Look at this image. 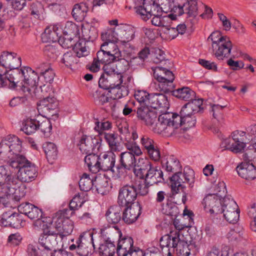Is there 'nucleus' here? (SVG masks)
<instances>
[{"label":"nucleus","instance_id":"bb28decb","mask_svg":"<svg viewBox=\"0 0 256 256\" xmlns=\"http://www.w3.org/2000/svg\"><path fill=\"white\" fill-rule=\"evenodd\" d=\"M26 67L24 66L20 69L18 68L10 70L7 78L6 86H8L11 88H14L18 86H22V90Z\"/></svg>","mask_w":256,"mask_h":256},{"label":"nucleus","instance_id":"09e8293b","mask_svg":"<svg viewBox=\"0 0 256 256\" xmlns=\"http://www.w3.org/2000/svg\"><path fill=\"white\" fill-rule=\"evenodd\" d=\"M162 5H160L161 10L156 12L155 14H152L150 18L152 16H154L150 20L152 25L156 26L164 27L167 28L168 24L170 21V18H169L168 16H164L158 14V13L162 11Z\"/></svg>","mask_w":256,"mask_h":256},{"label":"nucleus","instance_id":"9d476101","mask_svg":"<svg viewBox=\"0 0 256 256\" xmlns=\"http://www.w3.org/2000/svg\"><path fill=\"white\" fill-rule=\"evenodd\" d=\"M247 136L248 134L244 131L235 130L232 133L230 136L223 140L222 145L226 150L234 153L242 152L246 144L250 142Z\"/></svg>","mask_w":256,"mask_h":256},{"label":"nucleus","instance_id":"2f4dec72","mask_svg":"<svg viewBox=\"0 0 256 256\" xmlns=\"http://www.w3.org/2000/svg\"><path fill=\"white\" fill-rule=\"evenodd\" d=\"M238 174L247 180H252L256 178V168L248 162H242L236 168Z\"/></svg>","mask_w":256,"mask_h":256},{"label":"nucleus","instance_id":"c85d7f7f","mask_svg":"<svg viewBox=\"0 0 256 256\" xmlns=\"http://www.w3.org/2000/svg\"><path fill=\"white\" fill-rule=\"evenodd\" d=\"M89 238L90 241L88 242L83 236H80L76 241V252L78 255L88 256L89 254H92L93 252L96 248L93 242L92 233L91 232H90L89 234Z\"/></svg>","mask_w":256,"mask_h":256},{"label":"nucleus","instance_id":"412c9836","mask_svg":"<svg viewBox=\"0 0 256 256\" xmlns=\"http://www.w3.org/2000/svg\"><path fill=\"white\" fill-rule=\"evenodd\" d=\"M39 78V76L36 72L30 67H26L22 91L27 93L26 96L32 95V91L35 90V87L38 86Z\"/></svg>","mask_w":256,"mask_h":256},{"label":"nucleus","instance_id":"49530a36","mask_svg":"<svg viewBox=\"0 0 256 256\" xmlns=\"http://www.w3.org/2000/svg\"><path fill=\"white\" fill-rule=\"evenodd\" d=\"M42 148L48 161L52 164L58 156V150L56 144L52 142H46L43 144Z\"/></svg>","mask_w":256,"mask_h":256},{"label":"nucleus","instance_id":"603ef678","mask_svg":"<svg viewBox=\"0 0 256 256\" xmlns=\"http://www.w3.org/2000/svg\"><path fill=\"white\" fill-rule=\"evenodd\" d=\"M96 60L99 62H100L102 64H111L112 63L118 61L120 62V60L114 58L111 54H108L106 51L104 50L102 48L96 53Z\"/></svg>","mask_w":256,"mask_h":256},{"label":"nucleus","instance_id":"2eb2a0df","mask_svg":"<svg viewBox=\"0 0 256 256\" xmlns=\"http://www.w3.org/2000/svg\"><path fill=\"white\" fill-rule=\"evenodd\" d=\"M70 210L64 208L56 213L54 217V222H56V229L59 232V235L64 236L70 234L74 228L72 220L69 218Z\"/></svg>","mask_w":256,"mask_h":256},{"label":"nucleus","instance_id":"a211bd4d","mask_svg":"<svg viewBox=\"0 0 256 256\" xmlns=\"http://www.w3.org/2000/svg\"><path fill=\"white\" fill-rule=\"evenodd\" d=\"M134 241L130 236L120 237L116 247V253L118 256H138L142 255V252L138 248L133 246Z\"/></svg>","mask_w":256,"mask_h":256},{"label":"nucleus","instance_id":"6ab92c4d","mask_svg":"<svg viewBox=\"0 0 256 256\" xmlns=\"http://www.w3.org/2000/svg\"><path fill=\"white\" fill-rule=\"evenodd\" d=\"M102 138L98 135L93 137L92 136L83 135L79 143L80 152L85 154L97 152L101 146Z\"/></svg>","mask_w":256,"mask_h":256},{"label":"nucleus","instance_id":"69168bd1","mask_svg":"<svg viewBox=\"0 0 256 256\" xmlns=\"http://www.w3.org/2000/svg\"><path fill=\"white\" fill-rule=\"evenodd\" d=\"M92 96L95 102H98L99 104L102 105L110 102L112 100L110 96V97H108L104 93H102L101 92L98 90L95 91L92 94Z\"/></svg>","mask_w":256,"mask_h":256},{"label":"nucleus","instance_id":"0e129e2a","mask_svg":"<svg viewBox=\"0 0 256 256\" xmlns=\"http://www.w3.org/2000/svg\"><path fill=\"white\" fill-rule=\"evenodd\" d=\"M78 28L74 22H67L63 30L64 34L76 36L78 34Z\"/></svg>","mask_w":256,"mask_h":256},{"label":"nucleus","instance_id":"f03ea898","mask_svg":"<svg viewBox=\"0 0 256 256\" xmlns=\"http://www.w3.org/2000/svg\"><path fill=\"white\" fill-rule=\"evenodd\" d=\"M3 174L2 178L4 182H2L0 184L2 188L6 186V190L8 193L6 196V198L12 199L16 202H20V200L24 197L26 192V187L23 186L19 187L18 189L16 188L18 184V180L15 173L11 172L8 167L0 166V174Z\"/></svg>","mask_w":256,"mask_h":256},{"label":"nucleus","instance_id":"0eeeda50","mask_svg":"<svg viewBox=\"0 0 256 256\" xmlns=\"http://www.w3.org/2000/svg\"><path fill=\"white\" fill-rule=\"evenodd\" d=\"M155 0H126V7L130 9L134 8L136 14L144 21H147L152 14L161 10L160 5L164 4L156 3Z\"/></svg>","mask_w":256,"mask_h":256},{"label":"nucleus","instance_id":"f3484780","mask_svg":"<svg viewBox=\"0 0 256 256\" xmlns=\"http://www.w3.org/2000/svg\"><path fill=\"white\" fill-rule=\"evenodd\" d=\"M222 212L226 220L230 223L234 224L240 217V210L236 202L230 196H224L222 198Z\"/></svg>","mask_w":256,"mask_h":256},{"label":"nucleus","instance_id":"e433bc0d","mask_svg":"<svg viewBox=\"0 0 256 256\" xmlns=\"http://www.w3.org/2000/svg\"><path fill=\"white\" fill-rule=\"evenodd\" d=\"M116 43L114 42H104L101 45L100 48L113 56L114 58H115L119 60L120 64H125L128 66V62L124 59L120 58L122 56L121 52Z\"/></svg>","mask_w":256,"mask_h":256},{"label":"nucleus","instance_id":"338daca9","mask_svg":"<svg viewBox=\"0 0 256 256\" xmlns=\"http://www.w3.org/2000/svg\"><path fill=\"white\" fill-rule=\"evenodd\" d=\"M112 128V124L108 121H104L102 122H96V126L94 129L98 133V136H104V130H108Z\"/></svg>","mask_w":256,"mask_h":256},{"label":"nucleus","instance_id":"4be33fe9","mask_svg":"<svg viewBox=\"0 0 256 256\" xmlns=\"http://www.w3.org/2000/svg\"><path fill=\"white\" fill-rule=\"evenodd\" d=\"M222 198L214 194L207 195L203 200L204 208L211 214H220L222 212Z\"/></svg>","mask_w":256,"mask_h":256},{"label":"nucleus","instance_id":"4468645a","mask_svg":"<svg viewBox=\"0 0 256 256\" xmlns=\"http://www.w3.org/2000/svg\"><path fill=\"white\" fill-rule=\"evenodd\" d=\"M106 78H100L98 80L100 87L107 90L122 85L124 82H132V76L130 72H116L112 75L106 76Z\"/></svg>","mask_w":256,"mask_h":256},{"label":"nucleus","instance_id":"c756f323","mask_svg":"<svg viewBox=\"0 0 256 256\" xmlns=\"http://www.w3.org/2000/svg\"><path fill=\"white\" fill-rule=\"evenodd\" d=\"M0 63L12 70L21 66V58L16 53L4 52L0 56Z\"/></svg>","mask_w":256,"mask_h":256},{"label":"nucleus","instance_id":"de8ad7c7","mask_svg":"<svg viewBox=\"0 0 256 256\" xmlns=\"http://www.w3.org/2000/svg\"><path fill=\"white\" fill-rule=\"evenodd\" d=\"M38 116L34 118H28L22 122L21 130L28 135L31 134L38 130Z\"/></svg>","mask_w":256,"mask_h":256},{"label":"nucleus","instance_id":"774afa93","mask_svg":"<svg viewBox=\"0 0 256 256\" xmlns=\"http://www.w3.org/2000/svg\"><path fill=\"white\" fill-rule=\"evenodd\" d=\"M30 14L36 18H38L41 14H43L44 8L40 2H33L30 6Z\"/></svg>","mask_w":256,"mask_h":256},{"label":"nucleus","instance_id":"3c124183","mask_svg":"<svg viewBox=\"0 0 256 256\" xmlns=\"http://www.w3.org/2000/svg\"><path fill=\"white\" fill-rule=\"evenodd\" d=\"M94 185L98 193L104 194L108 191V180L104 176H96L94 181Z\"/></svg>","mask_w":256,"mask_h":256},{"label":"nucleus","instance_id":"4d7b16f0","mask_svg":"<svg viewBox=\"0 0 256 256\" xmlns=\"http://www.w3.org/2000/svg\"><path fill=\"white\" fill-rule=\"evenodd\" d=\"M142 180L136 182L133 185L136 188V192L137 196L138 194L140 196H146L149 192V186H151L149 184L146 178L144 180V178H141Z\"/></svg>","mask_w":256,"mask_h":256},{"label":"nucleus","instance_id":"c03bdc74","mask_svg":"<svg viewBox=\"0 0 256 256\" xmlns=\"http://www.w3.org/2000/svg\"><path fill=\"white\" fill-rule=\"evenodd\" d=\"M88 10V8L86 4H77L74 5L72 14L76 20L82 22L86 16Z\"/></svg>","mask_w":256,"mask_h":256},{"label":"nucleus","instance_id":"8fccbe9b","mask_svg":"<svg viewBox=\"0 0 256 256\" xmlns=\"http://www.w3.org/2000/svg\"><path fill=\"white\" fill-rule=\"evenodd\" d=\"M56 222H54V218L52 220L50 218L48 222L42 220V232L47 235L54 236L56 238L58 234H59V232L56 229Z\"/></svg>","mask_w":256,"mask_h":256},{"label":"nucleus","instance_id":"7c9ffc66","mask_svg":"<svg viewBox=\"0 0 256 256\" xmlns=\"http://www.w3.org/2000/svg\"><path fill=\"white\" fill-rule=\"evenodd\" d=\"M136 113L138 118L148 126L156 120V113L148 106H140Z\"/></svg>","mask_w":256,"mask_h":256},{"label":"nucleus","instance_id":"a878e982","mask_svg":"<svg viewBox=\"0 0 256 256\" xmlns=\"http://www.w3.org/2000/svg\"><path fill=\"white\" fill-rule=\"evenodd\" d=\"M232 44L229 38L220 41L212 47L214 54L216 58L220 60H222L228 58L230 55Z\"/></svg>","mask_w":256,"mask_h":256},{"label":"nucleus","instance_id":"37998d69","mask_svg":"<svg viewBox=\"0 0 256 256\" xmlns=\"http://www.w3.org/2000/svg\"><path fill=\"white\" fill-rule=\"evenodd\" d=\"M100 156H98L94 153L86 154L85 156V163L92 172L96 174L100 171Z\"/></svg>","mask_w":256,"mask_h":256},{"label":"nucleus","instance_id":"ddd939ff","mask_svg":"<svg viewBox=\"0 0 256 256\" xmlns=\"http://www.w3.org/2000/svg\"><path fill=\"white\" fill-rule=\"evenodd\" d=\"M152 69L154 78L158 82V86L161 91L166 93L173 90L174 76L172 71L160 66Z\"/></svg>","mask_w":256,"mask_h":256},{"label":"nucleus","instance_id":"6e6d98bb","mask_svg":"<svg viewBox=\"0 0 256 256\" xmlns=\"http://www.w3.org/2000/svg\"><path fill=\"white\" fill-rule=\"evenodd\" d=\"M82 35L83 40L88 42L93 40L98 36L96 29L94 27L90 28L88 26H82L81 28Z\"/></svg>","mask_w":256,"mask_h":256},{"label":"nucleus","instance_id":"ea45409f","mask_svg":"<svg viewBox=\"0 0 256 256\" xmlns=\"http://www.w3.org/2000/svg\"><path fill=\"white\" fill-rule=\"evenodd\" d=\"M122 208L119 204L114 205L110 207L106 214V216L108 222L109 223L116 224H118L121 219V212Z\"/></svg>","mask_w":256,"mask_h":256},{"label":"nucleus","instance_id":"13d9d810","mask_svg":"<svg viewBox=\"0 0 256 256\" xmlns=\"http://www.w3.org/2000/svg\"><path fill=\"white\" fill-rule=\"evenodd\" d=\"M74 37L70 35L64 34L63 36H60L58 42L64 48H74L76 43Z\"/></svg>","mask_w":256,"mask_h":256},{"label":"nucleus","instance_id":"cd10ccee","mask_svg":"<svg viewBox=\"0 0 256 256\" xmlns=\"http://www.w3.org/2000/svg\"><path fill=\"white\" fill-rule=\"evenodd\" d=\"M121 206L124 208L122 220L127 224L135 222L141 214V208L138 204Z\"/></svg>","mask_w":256,"mask_h":256},{"label":"nucleus","instance_id":"f704fd0d","mask_svg":"<svg viewBox=\"0 0 256 256\" xmlns=\"http://www.w3.org/2000/svg\"><path fill=\"white\" fill-rule=\"evenodd\" d=\"M172 121L174 122V126H176L177 133L181 130L180 126L184 125L186 128H190L195 126L196 123V118L194 115L184 116V118L180 117L178 114H172Z\"/></svg>","mask_w":256,"mask_h":256},{"label":"nucleus","instance_id":"f257e3e1","mask_svg":"<svg viewBox=\"0 0 256 256\" xmlns=\"http://www.w3.org/2000/svg\"><path fill=\"white\" fill-rule=\"evenodd\" d=\"M125 146L128 152H122L120 154V166L116 167V173L119 176H124L126 170H135L136 158L135 156H140L142 152L136 142H125Z\"/></svg>","mask_w":256,"mask_h":256},{"label":"nucleus","instance_id":"473e14b6","mask_svg":"<svg viewBox=\"0 0 256 256\" xmlns=\"http://www.w3.org/2000/svg\"><path fill=\"white\" fill-rule=\"evenodd\" d=\"M62 28L58 24L51 25L46 27L42 35L44 42H56L61 36Z\"/></svg>","mask_w":256,"mask_h":256},{"label":"nucleus","instance_id":"72a5a7b5","mask_svg":"<svg viewBox=\"0 0 256 256\" xmlns=\"http://www.w3.org/2000/svg\"><path fill=\"white\" fill-rule=\"evenodd\" d=\"M116 162V155L113 152L104 153L100 155V170L104 171L110 170L112 172H116L114 170Z\"/></svg>","mask_w":256,"mask_h":256},{"label":"nucleus","instance_id":"c9c22d12","mask_svg":"<svg viewBox=\"0 0 256 256\" xmlns=\"http://www.w3.org/2000/svg\"><path fill=\"white\" fill-rule=\"evenodd\" d=\"M101 237L104 242H115L118 237H122V232L117 226H108L100 230Z\"/></svg>","mask_w":256,"mask_h":256},{"label":"nucleus","instance_id":"bf43d9fd","mask_svg":"<svg viewBox=\"0 0 256 256\" xmlns=\"http://www.w3.org/2000/svg\"><path fill=\"white\" fill-rule=\"evenodd\" d=\"M150 94L146 91L138 90L135 92L134 96L141 106H148Z\"/></svg>","mask_w":256,"mask_h":256},{"label":"nucleus","instance_id":"a19ab883","mask_svg":"<svg viewBox=\"0 0 256 256\" xmlns=\"http://www.w3.org/2000/svg\"><path fill=\"white\" fill-rule=\"evenodd\" d=\"M172 95L180 100L188 101L196 97L195 92L188 87H182L170 91Z\"/></svg>","mask_w":256,"mask_h":256},{"label":"nucleus","instance_id":"680f3d73","mask_svg":"<svg viewBox=\"0 0 256 256\" xmlns=\"http://www.w3.org/2000/svg\"><path fill=\"white\" fill-rule=\"evenodd\" d=\"M102 39L105 42H118V38L116 36V26L114 28L108 30L106 32L102 33Z\"/></svg>","mask_w":256,"mask_h":256},{"label":"nucleus","instance_id":"e2e57ef3","mask_svg":"<svg viewBox=\"0 0 256 256\" xmlns=\"http://www.w3.org/2000/svg\"><path fill=\"white\" fill-rule=\"evenodd\" d=\"M76 54V56L78 58L87 56L89 53L88 48L86 46V42L83 40H80L76 42L74 48Z\"/></svg>","mask_w":256,"mask_h":256},{"label":"nucleus","instance_id":"9b49d317","mask_svg":"<svg viewBox=\"0 0 256 256\" xmlns=\"http://www.w3.org/2000/svg\"><path fill=\"white\" fill-rule=\"evenodd\" d=\"M170 182L172 190L176 193L186 188L184 184L192 188L194 182V172L189 166H185L182 172L180 170L170 177Z\"/></svg>","mask_w":256,"mask_h":256},{"label":"nucleus","instance_id":"aec40b11","mask_svg":"<svg viewBox=\"0 0 256 256\" xmlns=\"http://www.w3.org/2000/svg\"><path fill=\"white\" fill-rule=\"evenodd\" d=\"M136 188L133 184H126L120 188L118 198V204L120 206L134 204L137 197Z\"/></svg>","mask_w":256,"mask_h":256},{"label":"nucleus","instance_id":"58836bf2","mask_svg":"<svg viewBox=\"0 0 256 256\" xmlns=\"http://www.w3.org/2000/svg\"><path fill=\"white\" fill-rule=\"evenodd\" d=\"M52 112V111L50 113H48V115L50 114L53 115ZM39 114H40L38 115V118L39 121L38 124V130H40L45 136H49L52 134V124L50 121L46 118L47 114H43L42 112H39Z\"/></svg>","mask_w":256,"mask_h":256},{"label":"nucleus","instance_id":"1a4fd4ad","mask_svg":"<svg viewBox=\"0 0 256 256\" xmlns=\"http://www.w3.org/2000/svg\"><path fill=\"white\" fill-rule=\"evenodd\" d=\"M143 164V166L134 170L136 176L144 178L145 176L146 180L151 186L164 182L163 172L160 168L153 166L152 162L148 160H144Z\"/></svg>","mask_w":256,"mask_h":256},{"label":"nucleus","instance_id":"393cba45","mask_svg":"<svg viewBox=\"0 0 256 256\" xmlns=\"http://www.w3.org/2000/svg\"><path fill=\"white\" fill-rule=\"evenodd\" d=\"M56 238L54 236L42 233L38 238V249L41 250L44 256L51 255L55 251L54 244Z\"/></svg>","mask_w":256,"mask_h":256},{"label":"nucleus","instance_id":"dca6fc26","mask_svg":"<svg viewBox=\"0 0 256 256\" xmlns=\"http://www.w3.org/2000/svg\"><path fill=\"white\" fill-rule=\"evenodd\" d=\"M140 143L145 154L152 160L158 162L161 158L160 149L157 144L148 136L142 135Z\"/></svg>","mask_w":256,"mask_h":256},{"label":"nucleus","instance_id":"f8f14e48","mask_svg":"<svg viewBox=\"0 0 256 256\" xmlns=\"http://www.w3.org/2000/svg\"><path fill=\"white\" fill-rule=\"evenodd\" d=\"M174 124L172 116L168 118V115L164 114L160 116L149 127L154 132L169 137L178 134Z\"/></svg>","mask_w":256,"mask_h":256},{"label":"nucleus","instance_id":"423d86ee","mask_svg":"<svg viewBox=\"0 0 256 256\" xmlns=\"http://www.w3.org/2000/svg\"><path fill=\"white\" fill-rule=\"evenodd\" d=\"M52 90L48 86L45 84L38 88L35 87V90H32V92L34 93L36 96L42 99L39 100L37 103V110L38 112H42L44 114L50 113L52 111L54 110L58 107V102L55 98L50 96V94ZM32 96V95H31Z\"/></svg>","mask_w":256,"mask_h":256},{"label":"nucleus","instance_id":"4c0bfd02","mask_svg":"<svg viewBox=\"0 0 256 256\" xmlns=\"http://www.w3.org/2000/svg\"><path fill=\"white\" fill-rule=\"evenodd\" d=\"M130 83L124 82L122 85L108 89L111 98L112 100H116L127 96L129 93V87Z\"/></svg>","mask_w":256,"mask_h":256},{"label":"nucleus","instance_id":"20e7f679","mask_svg":"<svg viewBox=\"0 0 256 256\" xmlns=\"http://www.w3.org/2000/svg\"><path fill=\"white\" fill-rule=\"evenodd\" d=\"M8 167L14 169H18V174L16 176L18 182H30L34 180L38 175L37 169L35 165L28 160L26 158L22 155L18 156L16 158L12 160Z\"/></svg>","mask_w":256,"mask_h":256},{"label":"nucleus","instance_id":"6e6552de","mask_svg":"<svg viewBox=\"0 0 256 256\" xmlns=\"http://www.w3.org/2000/svg\"><path fill=\"white\" fill-rule=\"evenodd\" d=\"M162 6L168 4L172 12L179 15L186 14L188 17L196 18L198 15L196 0H164Z\"/></svg>","mask_w":256,"mask_h":256},{"label":"nucleus","instance_id":"5701e85b","mask_svg":"<svg viewBox=\"0 0 256 256\" xmlns=\"http://www.w3.org/2000/svg\"><path fill=\"white\" fill-rule=\"evenodd\" d=\"M116 36L118 42L124 45L130 46L129 42L134 38L135 29L132 26L120 24L116 26Z\"/></svg>","mask_w":256,"mask_h":256},{"label":"nucleus","instance_id":"79ce46f5","mask_svg":"<svg viewBox=\"0 0 256 256\" xmlns=\"http://www.w3.org/2000/svg\"><path fill=\"white\" fill-rule=\"evenodd\" d=\"M162 164L168 172H172L174 174L182 169V166L179 160L174 156H168L166 162H162Z\"/></svg>","mask_w":256,"mask_h":256},{"label":"nucleus","instance_id":"7ed1b4c3","mask_svg":"<svg viewBox=\"0 0 256 256\" xmlns=\"http://www.w3.org/2000/svg\"><path fill=\"white\" fill-rule=\"evenodd\" d=\"M160 242L162 248L166 246L173 248L174 250L176 248L178 256H189L192 249L194 248L192 244L180 238L179 231L164 235L160 238Z\"/></svg>","mask_w":256,"mask_h":256},{"label":"nucleus","instance_id":"39448f33","mask_svg":"<svg viewBox=\"0 0 256 256\" xmlns=\"http://www.w3.org/2000/svg\"><path fill=\"white\" fill-rule=\"evenodd\" d=\"M22 141L14 135H8L4 137L0 142V158L2 160L10 159V162L22 156Z\"/></svg>","mask_w":256,"mask_h":256},{"label":"nucleus","instance_id":"864d4df0","mask_svg":"<svg viewBox=\"0 0 256 256\" xmlns=\"http://www.w3.org/2000/svg\"><path fill=\"white\" fill-rule=\"evenodd\" d=\"M100 252L104 256H112L116 248L115 242H104L99 247Z\"/></svg>","mask_w":256,"mask_h":256},{"label":"nucleus","instance_id":"5fc2aeb1","mask_svg":"<svg viewBox=\"0 0 256 256\" xmlns=\"http://www.w3.org/2000/svg\"><path fill=\"white\" fill-rule=\"evenodd\" d=\"M94 185V182L88 174L86 173L83 174L79 181V186L81 190L87 192L91 190L92 186Z\"/></svg>","mask_w":256,"mask_h":256},{"label":"nucleus","instance_id":"b1692460","mask_svg":"<svg viewBox=\"0 0 256 256\" xmlns=\"http://www.w3.org/2000/svg\"><path fill=\"white\" fill-rule=\"evenodd\" d=\"M22 216L17 212L9 211L3 213L0 217V225L3 226H10L14 228H18L23 226Z\"/></svg>","mask_w":256,"mask_h":256},{"label":"nucleus","instance_id":"a18cd8bd","mask_svg":"<svg viewBox=\"0 0 256 256\" xmlns=\"http://www.w3.org/2000/svg\"><path fill=\"white\" fill-rule=\"evenodd\" d=\"M104 137L108 144L111 152H116L121 150V145L118 140V135L115 133H104Z\"/></svg>","mask_w":256,"mask_h":256},{"label":"nucleus","instance_id":"052dcab7","mask_svg":"<svg viewBox=\"0 0 256 256\" xmlns=\"http://www.w3.org/2000/svg\"><path fill=\"white\" fill-rule=\"evenodd\" d=\"M77 57L74 52H68L64 54L62 62L66 66L70 68L73 64L78 62Z\"/></svg>","mask_w":256,"mask_h":256}]
</instances>
